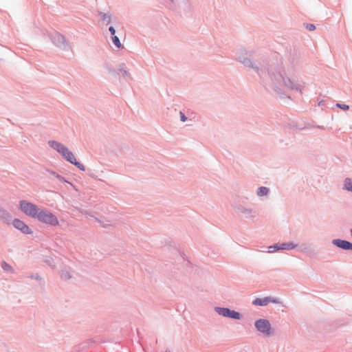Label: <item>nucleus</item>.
Listing matches in <instances>:
<instances>
[{"mask_svg":"<svg viewBox=\"0 0 352 352\" xmlns=\"http://www.w3.org/2000/svg\"><path fill=\"white\" fill-rule=\"evenodd\" d=\"M49 145L59 153L67 161L77 166L80 170H85L84 165L76 161L74 153L68 149L65 146L56 141H50Z\"/></svg>","mask_w":352,"mask_h":352,"instance_id":"nucleus-1","label":"nucleus"},{"mask_svg":"<svg viewBox=\"0 0 352 352\" xmlns=\"http://www.w3.org/2000/svg\"><path fill=\"white\" fill-rule=\"evenodd\" d=\"M36 219L42 223L53 226H56L59 224L58 218L53 213L45 209H39Z\"/></svg>","mask_w":352,"mask_h":352,"instance_id":"nucleus-2","label":"nucleus"},{"mask_svg":"<svg viewBox=\"0 0 352 352\" xmlns=\"http://www.w3.org/2000/svg\"><path fill=\"white\" fill-rule=\"evenodd\" d=\"M19 208L25 214L32 218H36L40 209L36 205L25 200L19 202Z\"/></svg>","mask_w":352,"mask_h":352,"instance_id":"nucleus-3","label":"nucleus"},{"mask_svg":"<svg viewBox=\"0 0 352 352\" xmlns=\"http://www.w3.org/2000/svg\"><path fill=\"white\" fill-rule=\"evenodd\" d=\"M255 327L258 331L266 336L271 334V324L267 320L261 319L255 322Z\"/></svg>","mask_w":352,"mask_h":352,"instance_id":"nucleus-4","label":"nucleus"},{"mask_svg":"<svg viewBox=\"0 0 352 352\" xmlns=\"http://www.w3.org/2000/svg\"><path fill=\"white\" fill-rule=\"evenodd\" d=\"M216 311L223 317H228L234 319H240L241 314L233 310H230L228 308L216 307Z\"/></svg>","mask_w":352,"mask_h":352,"instance_id":"nucleus-5","label":"nucleus"},{"mask_svg":"<svg viewBox=\"0 0 352 352\" xmlns=\"http://www.w3.org/2000/svg\"><path fill=\"white\" fill-rule=\"evenodd\" d=\"M12 224L15 228L19 230L23 234H31L33 232L32 229L20 219H15Z\"/></svg>","mask_w":352,"mask_h":352,"instance_id":"nucleus-6","label":"nucleus"},{"mask_svg":"<svg viewBox=\"0 0 352 352\" xmlns=\"http://www.w3.org/2000/svg\"><path fill=\"white\" fill-rule=\"evenodd\" d=\"M296 247V245H294L293 243H282L280 245H276L274 246H270V249H273L272 250H270V252H272L275 250H292Z\"/></svg>","mask_w":352,"mask_h":352,"instance_id":"nucleus-7","label":"nucleus"},{"mask_svg":"<svg viewBox=\"0 0 352 352\" xmlns=\"http://www.w3.org/2000/svg\"><path fill=\"white\" fill-rule=\"evenodd\" d=\"M333 243L344 250H352V243L349 241L337 239L333 241Z\"/></svg>","mask_w":352,"mask_h":352,"instance_id":"nucleus-8","label":"nucleus"},{"mask_svg":"<svg viewBox=\"0 0 352 352\" xmlns=\"http://www.w3.org/2000/svg\"><path fill=\"white\" fill-rule=\"evenodd\" d=\"M270 302H276L275 300H272L270 298H256L253 301V304L254 305H259V306H265L267 305Z\"/></svg>","mask_w":352,"mask_h":352,"instance_id":"nucleus-9","label":"nucleus"},{"mask_svg":"<svg viewBox=\"0 0 352 352\" xmlns=\"http://www.w3.org/2000/svg\"><path fill=\"white\" fill-rule=\"evenodd\" d=\"M344 188L347 190L352 191V179L346 178L344 181Z\"/></svg>","mask_w":352,"mask_h":352,"instance_id":"nucleus-10","label":"nucleus"},{"mask_svg":"<svg viewBox=\"0 0 352 352\" xmlns=\"http://www.w3.org/2000/svg\"><path fill=\"white\" fill-rule=\"evenodd\" d=\"M269 190L266 187H260L258 188V190H257V195L258 196H263V195H266L268 192Z\"/></svg>","mask_w":352,"mask_h":352,"instance_id":"nucleus-11","label":"nucleus"},{"mask_svg":"<svg viewBox=\"0 0 352 352\" xmlns=\"http://www.w3.org/2000/svg\"><path fill=\"white\" fill-rule=\"evenodd\" d=\"M10 217V215L7 211L0 208V218L6 219H9Z\"/></svg>","mask_w":352,"mask_h":352,"instance_id":"nucleus-12","label":"nucleus"},{"mask_svg":"<svg viewBox=\"0 0 352 352\" xmlns=\"http://www.w3.org/2000/svg\"><path fill=\"white\" fill-rule=\"evenodd\" d=\"M112 41L117 47H122V44L117 36H112Z\"/></svg>","mask_w":352,"mask_h":352,"instance_id":"nucleus-13","label":"nucleus"},{"mask_svg":"<svg viewBox=\"0 0 352 352\" xmlns=\"http://www.w3.org/2000/svg\"><path fill=\"white\" fill-rule=\"evenodd\" d=\"M2 267L6 270V271H9V270H11L12 267L8 265L5 262H3L2 264Z\"/></svg>","mask_w":352,"mask_h":352,"instance_id":"nucleus-14","label":"nucleus"},{"mask_svg":"<svg viewBox=\"0 0 352 352\" xmlns=\"http://www.w3.org/2000/svg\"><path fill=\"white\" fill-rule=\"evenodd\" d=\"M306 28L309 30V31H313L316 29V27L313 24H307L306 25Z\"/></svg>","mask_w":352,"mask_h":352,"instance_id":"nucleus-15","label":"nucleus"},{"mask_svg":"<svg viewBox=\"0 0 352 352\" xmlns=\"http://www.w3.org/2000/svg\"><path fill=\"white\" fill-rule=\"evenodd\" d=\"M337 106L339 107L340 108H341L343 110H348L349 109V107L348 105H346V104H338Z\"/></svg>","mask_w":352,"mask_h":352,"instance_id":"nucleus-16","label":"nucleus"},{"mask_svg":"<svg viewBox=\"0 0 352 352\" xmlns=\"http://www.w3.org/2000/svg\"><path fill=\"white\" fill-rule=\"evenodd\" d=\"M179 114H180V117H181V120L182 122H185L187 120V118L185 116V115L182 111H180Z\"/></svg>","mask_w":352,"mask_h":352,"instance_id":"nucleus-17","label":"nucleus"},{"mask_svg":"<svg viewBox=\"0 0 352 352\" xmlns=\"http://www.w3.org/2000/svg\"><path fill=\"white\" fill-rule=\"evenodd\" d=\"M109 30V32H111V34L112 36H116L115 35L116 30H115V29L112 26L110 27Z\"/></svg>","mask_w":352,"mask_h":352,"instance_id":"nucleus-18","label":"nucleus"},{"mask_svg":"<svg viewBox=\"0 0 352 352\" xmlns=\"http://www.w3.org/2000/svg\"><path fill=\"white\" fill-rule=\"evenodd\" d=\"M56 177L61 182H66V180L60 175H57Z\"/></svg>","mask_w":352,"mask_h":352,"instance_id":"nucleus-19","label":"nucleus"},{"mask_svg":"<svg viewBox=\"0 0 352 352\" xmlns=\"http://www.w3.org/2000/svg\"><path fill=\"white\" fill-rule=\"evenodd\" d=\"M165 352H170V351H166Z\"/></svg>","mask_w":352,"mask_h":352,"instance_id":"nucleus-20","label":"nucleus"}]
</instances>
